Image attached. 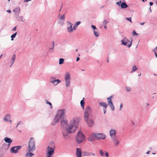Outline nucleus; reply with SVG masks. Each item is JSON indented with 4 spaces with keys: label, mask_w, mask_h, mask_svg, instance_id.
<instances>
[{
    "label": "nucleus",
    "mask_w": 157,
    "mask_h": 157,
    "mask_svg": "<svg viewBox=\"0 0 157 157\" xmlns=\"http://www.w3.org/2000/svg\"><path fill=\"white\" fill-rule=\"evenodd\" d=\"M132 34L133 36H134L135 35L138 36L139 35L138 34L136 33V32H135V30L133 31Z\"/></svg>",
    "instance_id": "a19ab883"
},
{
    "label": "nucleus",
    "mask_w": 157,
    "mask_h": 157,
    "mask_svg": "<svg viewBox=\"0 0 157 157\" xmlns=\"http://www.w3.org/2000/svg\"><path fill=\"white\" fill-rule=\"evenodd\" d=\"M15 57H16V55H14L12 57V65L10 66V67L12 65L13 63H14V60H15Z\"/></svg>",
    "instance_id": "473e14b6"
},
{
    "label": "nucleus",
    "mask_w": 157,
    "mask_h": 157,
    "mask_svg": "<svg viewBox=\"0 0 157 157\" xmlns=\"http://www.w3.org/2000/svg\"><path fill=\"white\" fill-rule=\"evenodd\" d=\"M132 17H126L125 18V19L127 21H129L131 23H132V21L131 20Z\"/></svg>",
    "instance_id": "58836bf2"
},
{
    "label": "nucleus",
    "mask_w": 157,
    "mask_h": 157,
    "mask_svg": "<svg viewBox=\"0 0 157 157\" xmlns=\"http://www.w3.org/2000/svg\"><path fill=\"white\" fill-rule=\"evenodd\" d=\"M70 74L67 72L65 76V79L66 82V87H68L70 85Z\"/></svg>",
    "instance_id": "9b49d317"
},
{
    "label": "nucleus",
    "mask_w": 157,
    "mask_h": 157,
    "mask_svg": "<svg viewBox=\"0 0 157 157\" xmlns=\"http://www.w3.org/2000/svg\"><path fill=\"white\" fill-rule=\"evenodd\" d=\"M15 17L17 20L18 21H22L23 22H24V21L23 20V16H19V15H18Z\"/></svg>",
    "instance_id": "4be33fe9"
},
{
    "label": "nucleus",
    "mask_w": 157,
    "mask_h": 157,
    "mask_svg": "<svg viewBox=\"0 0 157 157\" xmlns=\"http://www.w3.org/2000/svg\"><path fill=\"white\" fill-rule=\"evenodd\" d=\"M64 59L63 58H60L59 59V64H62L64 63Z\"/></svg>",
    "instance_id": "f704fd0d"
},
{
    "label": "nucleus",
    "mask_w": 157,
    "mask_h": 157,
    "mask_svg": "<svg viewBox=\"0 0 157 157\" xmlns=\"http://www.w3.org/2000/svg\"><path fill=\"white\" fill-rule=\"evenodd\" d=\"M93 155L94 156H95V155L94 153H89V155Z\"/></svg>",
    "instance_id": "6e6d98bb"
},
{
    "label": "nucleus",
    "mask_w": 157,
    "mask_h": 157,
    "mask_svg": "<svg viewBox=\"0 0 157 157\" xmlns=\"http://www.w3.org/2000/svg\"><path fill=\"white\" fill-rule=\"evenodd\" d=\"M47 150L46 157H51L52 155L54 152L55 149L49 146H48L47 148Z\"/></svg>",
    "instance_id": "9d476101"
},
{
    "label": "nucleus",
    "mask_w": 157,
    "mask_h": 157,
    "mask_svg": "<svg viewBox=\"0 0 157 157\" xmlns=\"http://www.w3.org/2000/svg\"><path fill=\"white\" fill-rule=\"evenodd\" d=\"M56 81L57 83H58H58H60L61 82V81L59 79H56Z\"/></svg>",
    "instance_id": "603ef678"
},
{
    "label": "nucleus",
    "mask_w": 157,
    "mask_h": 157,
    "mask_svg": "<svg viewBox=\"0 0 157 157\" xmlns=\"http://www.w3.org/2000/svg\"><path fill=\"white\" fill-rule=\"evenodd\" d=\"M109 134L111 137L112 138L113 137V136L115 135L116 134V131L115 130L112 129L110 131Z\"/></svg>",
    "instance_id": "aec40b11"
},
{
    "label": "nucleus",
    "mask_w": 157,
    "mask_h": 157,
    "mask_svg": "<svg viewBox=\"0 0 157 157\" xmlns=\"http://www.w3.org/2000/svg\"><path fill=\"white\" fill-rule=\"evenodd\" d=\"M77 141L78 143H82L85 140V136L80 131H79L76 137Z\"/></svg>",
    "instance_id": "20e7f679"
},
{
    "label": "nucleus",
    "mask_w": 157,
    "mask_h": 157,
    "mask_svg": "<svg viewBox=\"0 0 157 157\" xmlns=\"http://www.w3.org/2000/svg\"><path fill=\"white\" fill-rule=\"evenodd\" d=\"M138 69V68L136 67V66L134 65H133L132 68V71L131 72H133L135 71H136Z\"/></svg>",
    "instance_id": "c85d7f7f"
},
{
    "label": "nucleus",
    "mask_w": 157,
    "mask_h": 157,
    "mask_svg": "<svg viewBox=\"0 0 157 157\" xmlns=\"http://www.w3.org/2000/svg\"><path fill=\"white\" fill-rule=\"evenodd\" d=\"M91 27L92 29H94V30H95V29L97 30V29L96 28V26L93 25H92L91 26Z\"/></svg>",
    "instance_id": "37998d69"
},
{
    "label": "nucleus",
    "mask_w": 157,
    "mask_h": 157,
    "mask_svg": "<svg viewBox=\"0 0 157 157\" xmlns=\"http://www.w3.org/2000/svg\"><path fill=\"white\" fill-rule=\"evenodd\" d=\"M65 18L64 14L62 16L59 17V21L62 20L63 21H65Z\"/></svg>",
    "instance_id": "c756f323"
},
{
    "label": "nucleus",
    "mask_w": 157,
    "mask_h": 157,
    "mask_svg": "<svg viewBox=\"0 0 157 157\" xmlns=\"http://www.w3.org/2000/svg\"><path fill=\"white\" fill-rule=\"evenodd\" d=\"M17 32H16L15 33H14L13 34V35H12L11 36V40H13V38L15 37L17 35Z\"/></svg>",
    "instance_id": "2f4dec72"
},
{
    "label": "nucleus",
    "mask_w": 157,
    "mask_h": 157,
    "mask_svg": "<svg viewBox=\"0 0 157 157\" xmlns=\"http://www.w3.org/2000/svg\"><path fill=\"white\" fill-rule=\"evenodd\" d=\"M76 154V157H81L82 155V156L89 155V152L86 151L82 152L80 148H77Z\"/></svg>",
    "instance_id": "39448f33"
},
{
    "label": "nucleus",
    "mask_w": 157,
    "mask_h": 157,
    "mask_svg": "<svg viewBox=\"0 0 157 157\" xmlns=\"http://www.w3.org/2000/svg\"><path fill=\"white\" fill-rule=\"evenodd\" d=\"M145 22H142V23H140V24L141 25H144V24H145Z\"/></svg>",
    "instance_id": "e2e57ef3"
},
{
    "label": "nucleus",
    "mask_w": 157,
    "mask_h": 157,
    "mask_svg": "<svg viewBox=\"0 0 157 157\" xmlns=\"http://www.w3.org/2000/svg\"><path fill=\"white\" fill-rule=\"evenodd\" d=\"M84 98L81 100L80 102L81 106L83 110H85L84 112V120L90 127H92L94 124V122L93 119L90 118V116L92 113V109L89 106H87L85 109L84 101Z\"/></svg>",
    "instance_id": "f257e3e1"
},
{
    "label": "nucleus",
    "mask_w": 157,
    "mask_h": 157,
    "mask_svg": "<svg viewBox=\"0 0 157 157\" xmlns=\"http://www.w3.org/2000/svg\"><path fill=\"white\" fill-rule=\"evenodd\" d=\"M10 145L6 144H4L2 146V149L5 150H7L9 148Z\"/></svg>",
    "instance_id": "393cba45"
},
{
    "label": "nucleus",
    "mask_w": 157,
    "mask_h": 157,
    "mask_svg": "<svg viewBox=\"0 0 157 157\" xmlns=\"http://www.w3.org/2000/svg\"><path fill=\"white\" fill-rule=\"evenodd\" d=\"M153 3L152 2H149V4L150 6H152L153 4Z\"/></svg>",
    "instance_id": "052dcab7"
},
{
    "label": "nucleus",
    "mask_w": 157,
    "mask_h": 157,
    "mask_svg": "<svg viewBox=\"0 0 157 157\" xmlns=\"http://www.w3.org/2000/svg\"><path fill=\"white\" fill-rule=\"evenodd\" d=\"M132 40L131 41L127 39L125 37L121 40L122 44L128 47H130L132 44Z\"/></svg>",
    "instance_id": "6e6552de"
},
{
    "label": "nucleus",
    "mask_w": 157,
    "mask_h": 157,
    "mask_svg": "<svg viewBox=\"0 0 157 157\" xmlns=\"http://www.w3.org/2000/svg\"><path fill=\"white\" fill-rule=\"evenodd\" d=\"M11 116L9 114H7L4 117L3 120L5 122H8L9 121V119L10 118Z\"/></svg>",
    "instance_id": "f3484780"
},
{
    "label": "nucleus",
    "mask_w": 157,
    "mask_h": 157,
    "mask_svg": "<svg viewBox=\"0 0 157 157\" xmlns=\"http://www.w3.org/2000/svg\"><path fill=\"white\" fill-rule=\"evenodd\" d=\"M32 0H24V1L25 2H27L29 1H31Z\"/></svg>",
    "instance_id": "0e129e2a"
},
{
    "label": "nucleus",
    "mask_w": 157,
    "mask_h": 157,
    "mask_svg": "<svg viewBox=\"0 0 157 157\" xmlns=\"http://www.w3.org/2000/svg\"><path fill=\"white\" fill-rule=\"evenodd\" d=\"M4 140L6 143L8 145H10L12 142V140L7 137H5L4 139Z\"/></svg>",
    "instance_id": "dca6fc26"
},
{
    "label": "nucleus",
    "mask_w": 157,
    "mask_h": 157,
    "mask_svg": "<svg viewBox=\"0 0 157 157\" xmlns=\"http://www.w3.org/2000/svg\"><path fill=\"white\" fill-rule=\"evenodd\" d=\"M16 30V27H14L12 29L13 31H15Z\"/></svg>",
    "instance_id": "bf43d9fd"
},
{
    "label": "nucleus",
    "mask_w": 157,
    "mask_h": 157,
    "mask_svg": "<svg viewBox=\"0 0 157 157\" xmlns=\"http://www.w3.org/2000/svg\"><path fill=\"white\" fill-rule=\"evenodd\" d=\"M45 101H46V103L47 104H48L50 105V108H51V109H52V103L46 100H45Z\"/></svg>",
    "instance_id": "c9c22d12"
},
{
    "label": "nucleus",
    "mask_w": 157,
    "mask_h": 157,
    "mask_svg": "<svg viewBox=\"0 0 157 157\" xmlns=\"http://www.w3.org/2000/svg\"><path fill=\"white\" fill-rule=\"evenodd\" d=\"M80 59V58L79 57H77L76 59V61H78Z\"/></svg>",
    "instance_id": "680f3d73"
},
{
    "label": "nucleus",
    "mask_w": 157,
    "mask_h": 157,
    "mask_svg": "<svg viewBox=\"0 0 157 157\" xmlns=\"http://www.w3.org/2000/svg\"><path fill=\"white\" fill-rule=\"evenodd\" d=\"M6 11L7 13H10L11 12V10H7Z\"/></svg>",
    "instance_id": "13d9d810"
},
{
    "label": "nucleus",
    "mask_w": 157,
    "mask_h": 157,
    "mask_svg": "<svg viewBox=\"0 0 157 157\" xmlns=\"http://www.w3.org/2000/svg\"><path fill=\"white\" fill-rule=\"evenodd\" d=\"M50 82L53 83L54 85H56L58 84L56 80H52L50 81Z\"/></svg>",
    "instance_id": "72a5a7b5"
},
{
    "label": "nucleus",
    "mask_w": 157,
    "mask_h": 157,
    "mask_svg": "<svg viewBox=\"0 0 157 157\" xmlns=\"http://www.w3.org/2000/svg\"><path fill=\"white\" fill-rule=\"evenodd\" d=\"M51 79H52V80H56V78L55 77H54V76H52L51 77Z\"/></svg>",
    "instance_id": "5fc2aeb1"
},
{
    "label": "nucleus",
    "mask_w": 157,
    "mask_h": 157,
    "mask_svg": "<svg viewBox=\"0 0 157 157\" xmlns=\"http://www.w3.org/2000/svg\"><path fill=\"white\" fill-rule=\"evenodd\" d=\"M106 109L105 108H103V112L104 114H105L106 113Z\"/></svg>",
    "instance_id": "4d7b16f0"
},
{
    "label": "nucleus",
    "mask_w": 157,
    "mask_h": 157,
    "mask_svg": "<svg viewBox=\"0 0 157 157\" xmlns=\"http://www.w3.org/2000/svg\"><path fill=\"white\" fill-rule=\"evenodd\" d=\"M81 23L80 21H78L76 23L75 25L73 27V29L74 30H76L77 28L78 27V25H79Z\"/></svg>",
    "instance_id": "b1692460"
},
{
    "label": "nucleus",
    "mask_w": 157,
    "mask_h": 157,
    "mask_svg": "<svg viewBox=\"0 0 157 157\" xmlns=\"http://www.w3.org/2000/svg\"><path fill=\"white\" fill-rule=\"evenodd\" d=\"M121 8L125 9L128 7V6L125 2H123L121 3Z\"/></svg>",
    "instance_id": "412c9836"
},
{
    "label": "nucleus",
    "mask_w": 157,
    "mask_h": 157,
    "mask_svg": "<svg viewBox=\"0 0 157 157\" xmlns=\"http://www.w3.org/2000/svg\"><path fill=\"white\" fill-rule=\"evenodd\" d=\"M92 136L95 138V140H104L106 137L105 135L102 133H92Z\"/></svg>",
    "instance_id": "423d86ee"
},
{
    "label": "nucleus",
    "mask_w": 157,
    "mask_h": 157,
    "mask_svg": "<svg viewBox=\"0 0 157 157\" xmlns=\"http://www.w3.org/2000/svg\"><path fill=\"white\" fill-rule=\"evenodd\" d=\"M113 97V96L111 95L110 96L107 98V100L108 105L110 107L111 110L112 111H113L115 109V107L112 101L111 98Z\"/></svg>",
    "instance_id": "f8f14e48"
},
{
    "label": "nucleus",
    "mask_w": 157,
    "mask_h": 157,
    "mask_svg": "<svg viewBox=\"0 0 157 157\" xmlns=\"http://www.w3.org/2000/svg\"><path fill=\"white\" fill-rule=\"evenodd\" d=\"M57 123H56V122H55L54 121V120L52 122L51 124L52 125H55Z\"/></svg>",
    "instance_id": "09e8293b"
},
{
    "label": "nucleus",
    "mask_w": 157,
    "mask_h": 157,
    "mask_svg": "<svg viewBox=\"0 0 157 157\" xmlns=\"http://www.w3.org/2000/svg\"><path fill=\"white\" fill-rule=\"evenodd\" d=\"M99 105L100 106L103 107V108L106 109L108 106V105L105 103L103 102H100L99 103Z\"/></svg>",
    "instance_id": "6ab92c4d"
},
{
    "label": "nucleus",
    "mask_w": 157,
    "mask_h": 157,
    "mask_svg": "<svg viewBox=\"0 0 157 157\" xmlns=\"http://www.w3.org/2000/svg\"><path fill=\"white\" fill-rule=\"evenodd\" d=\"M78 123L77 119L76 118H73L70 121L66 128L63 129L62 133L63 136H67L68 134L75 132L78 128Z\"/></svg>",
    "instance_id": "f03ea898"
},
{
    "label": "nucleus",
    "mask_w": 157,
    "mask_h": 157,
    "mask_svg": "<svg viewBox=\"0 0 157 157\" xmlns=\"http://www.w3.org/2000/svg\"><path fill=\"white\" fill-rule=\"evenodd\" d=\"M66 110L64 109H62L58 110L56 114L61 119L64 118V117L65 114Z\"/></svg>",
    "instance_id": "1a4fd4ad"
},
{
    "label": "nucleus",
    "mask_w": 157,
    "mask_h": 157,
    "mask_svg": "<svg viewBox=\"0 0 157 157\" xmlns=\"http://www.w3.org/2000/svg\"><path fill=\"white\" fill-rule=\"evenodd\" d=\"M112 140L114 144L116 146H117L119 144V140L115 137H113Z\"/></svg>",
    "instance_id": "2eb2a0df"
},
{
    "label": "nucleus",
    "mask_w": 157,
    "mask_h": 157,
    "mask_svg": "<svg viewBox=\"0 0 157 157\" xmlns=\"http://www.w3.org/2000/svg\"><path fill=\"white\" fill-rule=\"evenodd\" d=\"M52 48H49V50H51V49H53V48L54 47V42H52Z\"/></svg>",
    "instance_id": "49530a36"
},
{
    "label": "nucleus",
    "mask_w": 157,
    "mask_h": 157,
    "mask_svg": "<svg viewBox=\"0 0 157 157\" xmlns=\"http://www.w3.org/2000/svg\"><path fill=\"white\" fill-rule=\"evenodd\" d=\"M59 23L61 25H63L64 24V21H59Z\"/></svg>",
    "instance_id": "c03bdc74"
},
{
    "label": "nucleus",
    "mask_w": 157,
    "mask_h": 157,
    "mask_svg": "<svg viewBox=\"0 0 157 157\" xmlns=\"http://www.w3.org/2000/svg\"><path fill=\"white\" fill-rule=\"evenodd\" d=\"M67 26H70L71 25L72 26V24L70 21H67Z\"/></svg>",
    "instance_id": "79ce46f5"
},
{
    "label": "nucleus",
    "mask_w": 157,
    "mask_h": 157,
    "mask_svg": "<svg viewBox=\"0 0 157 157\" xmlns=\"http://www.w3.org/2000/svg\"><path fill=\"white\" fill-rule=\"evenodd\" d=\"M68 122L67 118H63L60 120V125L63 129H64L66 128L68 125Z\"/></svg>",
    "instance_id": "0eeeda50"
},
{
    "label": "nucleus",
    "mask_w": 157,
    "mask_h": 157,
    "mask_svg": "<svg viewBox=\"0 0 157 157\" xmlns=\"http://www.w3.org/2000/svg\"><path fill=\"white\" fill-rule=\"evenodd\" d=\"M156 57L157 58V54L156 53H154Z\"/></svg>",
    "instance_id": "774afa93"
},
{
    "label": "nucleus",
    "mask_w": 157,
    "mask_h": 157,
    "mask_svg": "<svg viewBox=\"0 0 157 157\" xmlns=\"http://www.w3.org/2000/svg\"><path fill=\"white\" fill-rule=\"evenodd\" d=\"M20 10V8L19 7H17L14 8L13 11L14 13L15 17L19 15L21 12Z\"/></svg>",
    "instance_id": "4468645a"
},
{
    "label": "nucleus",
    "mask_w": 157,
    "mask_h": 157,
    "mask_svg": "<svg viewBox=\"0 0 157 157\" xmlns=\"http://www.w3.org/2000/svg\"><path fill=\"white\" fill-rule=\"evenodd\" d=\"M122 107H123V104L122 103H121L120 104V109H119L120 110H121V109L122 108Z\"/></svg>",
    "instance_id": "3c124183"
},
{
    "label": "nucleus",
    "mask_w": 157,
    "mask_h": 157,
    "mask_svg": "<svg viewBox=\"0 0 157 157\" xmlns=\"http://www.w3.org/2000/svg\"><path fill=\"white\" fill-rule=\"evenodd\" d=\"M152 51L154 52V53H156V52H157V46L156 47V48L153 49L152 50Z\"/></svg>",
    "instance_id": "a18cd8bd"
},
{
    "label": "nucleus",
    "mask_w": 157,
    "mask_h": 157,
    "mask_svg": "<svg viewBox=\"0 0 157 157\" xmlns=\"http://www.w3.org/2000/svg\"><path fill=\"white\" fill-rule=\"evenodd\" d=\"M108 22H109L107 21L106 20H104L102 22L103 25H106Z\"/></svg>",
    "instance_id": "e433bc0d"
},
{
    "label": "nucleus",
    "mask_w": 157,
    "mask_h": 157,
    "mask_svg": "<svg viewBox=\"0 0 157 157\" xmlns=\"http://www.w3.org/2000/svg\"><path fill=\"white\" fill-rule=\"evenodd\" d=\"M21 147V146H14L12 147L10 150V152L12 153H17L19 151V150H20Z\"/></svg>",
    "instance_id": "ddd939ff"
},
{
    "label": "nucleus",
    "mask_w": 157,
    "mask_h": 157,
    "mask_svg": "<svg viewBox=\"0 0 157 157\" xmlns=\"http://www.w3.org/2000/svg\"><path fill=\"white\" fill-rule=\"evenodd\" d=\"M49 146L50 147H52V148L55 149L56 146L54 143V141L51 142L50 143L49 146Z\"/></svg>",
    "instance_id": "5701e85b"
},
{
    "label": "nucleus",
    "mask_w": 157,
    "mask_h": 157,
    "mask_svg": "<svg viewBox=\"0 0 157 157\" xmlns=\"http://www.w3.org/2000/svg\"><path fill=\"white\" fill-rule=\"evenodd\" d=\"M60 118L56 114V115L55 117L54 118V120L56 122V123H57L59 121V119Z\"/></svg>",
    "instance_id": "a878e982"
},
{
    "label": "nucleus",
    "mask_w": 157,
    "mask_h": 157,
    "mask_svg": "<svg viewBox=\"0 0 157 157\" xmlns=\"http://www.w3.org/2000/svg\"><path fill=\"white\" fill-rule=\"evenodd\" d=\"M125 89H126V91L127 92H129L131 90V88L130 87H128V86L125 87Z\"/></svg>",
    "instance_id": "ea45409f"
},
{
    "label": "nucleus",
    "mask_w": 157,
    "mask_h": 157,
    "mask_svg": "<svg viewBox=\"0 0 157 157\" xmlns=\"http://www.w3.org/2000/svg\"><path fill=\"white\" fill-rule=\"evenodd\" d=\"M121 1H120L119 2H116V4L119 6H121Z\"/></svg>",
    "instance_id": "de8ad7c7"
},
{
    "label": "nucleus",
    "mask_w": 157,
    "mask_h": 157,
    "mask_svg": "<svg viewBox=\"0 0 157 157\" xmlns=\"http://www.w3.org/2000/svg\"><path fill=\"white\" fill-rule=\"evenodd\" d=\"M72 26L71 25L70 26H67V29L69 33H71L73 31L74 29L73 28H72Z\"/></svg>",
    "instance_id": "bb28decb"
},
{
    "label": "nucleus",
    "mask_w": 157,
    "mask_h": 157,
    "mask_svg": "<svg viewBox=\"0 0 157 157\" xmlns=\"http://www.w3.org/2000/svg\"><path fill=\"white\" fill-rule=\"evenodd\" d=\"M32 151H30L29 150H28V152L26 153L25 157H32L34 155V154L32 153Z\"/></svg>",
    "instance_id": "a211bd4d"
},
{
    "label": "nucleus",
    "mask_w": 157,
    "mask_h": 157,
    "mask_svg": "<svg viewBox=\"0 0 157 157\" xmlns=\"http://www.w3.org/2000/svg\"><path fill=\"white\" fill-rule=\"evenodd\" d=\"M27 149L28 150H29L30 151H33L35 150L36 149L35 140L33 138H30L28 143Z\"/></svg>",
    "instance_id": "7ed1b4c3"
},
{
    "label": "nucleus",
    "mask_w": 157,
    "mask_h": 157,
    "mask_svg": "<svg viewBox=\"0 0 157 157\" xmlns=\"http://www.w3.org/2000/svg\"><path fill=\"white\" fill-rule=\"evenodd\" d=\"M94 35L96 37H98L99 36V33L98 32V31L97 30H94Z\"/></svg>",
    "instance_id": "7c9ffc66"
},
{
    "label": "nucleus",
    "mask_w": 157,
    "mask_h": 157,
    "mask_svg": "<svg viewBox=\"0 0 157 157\" xmlns=\"http://www.w3.org/2000/svg\"><path fill=\"white\" fill-rule=\"evenodd\" d=\"M104 26V28L105 29H107V26L106 25H103Z\"/></svg>",
    "instance_id": "338daca9"
},
{
    "label": "nucleus",
    "mask_w": 157,
    "mask_h": 157,
    "mask_svg": "<svg viewBox=\"0 0 157 157\" xmlns=\"http://www.w3.org/2000/svg\"><path fill=\"white\" fill-rule=\"evenodd\" d=\"M21 123V121H19V122H18L17 123V126H16V128H17V127H18V126L19 124H20Z\"/></svg>",
    "instance_id": "864d4df0"
},
{
    "label": "nucleus",
    "mask_w": 157,
    "mask_h": 157,
    "mask_svg": "<svg viewBox=\"0 0 157 157\" xmlns=\"http://www.w3.org/2000/svg\"><path fill=\"white\" fill-rule=\"evenodd\" d=\"M105 155L106 157H108L109 156V154L108 152H105Z\"/></svg>",
    "instance_id": "8fccbe9b"
},
{
    "label": "nucleus",
    "mask_w": 157,
    "mask_h": 157,
    "mask_svg": "<svg viewBox=\"0 0 157 157\" xmlns=\"http://www.w3.org/2000/svg\"><path fill=\"white\" fill-rule=\"evenodd\" d=\"M88 140L90 142H92L94 141L95 139V138L92 136V134H91V136L88 138Z\"/></svg>",
    "instance_id": "cd10ccee"
},
{
    "label": "nucleus",
    "mask_w": 157,
    "mask_h": 157,
    "mask_svg": "<svg viewBox=\"0 0 157 157\" xmlns=\"http://www.w3.org/2000/svg\"><path fill=\"white\" fill-rule=\"evenodd\" d=\"M150 152V151H147L146 152V154H149V153Z\"/></svg>",
    "instance_id": "69168bd1"
},
{
    "label": "nucleus",
    "mask_w": 157,
    "mask_h": 157,
    "mask_svg": "<svg viewBox=\"0 0 157 157\" xmlns=\"http://www.w3.org/2000/svg\"><path fill=\"white\" fill-rule=\"evenodd\" d=\"M99 153L101 156H103L104 155V153L102 150H101L99 151Z\"/></svg>",
    "instance_id": "4c0bfd02"
}]
</instances>
